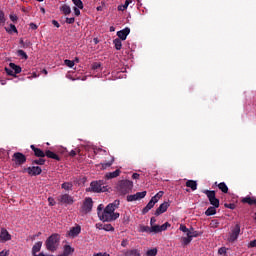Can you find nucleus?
Wrapping results in <instances>:
<instances>
[{
	"mask_svg": "<svg viewBox=\"0 0 256 256\" xmlns=\"http://www.w3.org/2000/svg\"><path fill=\"white\" fill-rule=\"evenodd\" d=\"M60 241H61V236L59 234L54 233L50 235L45 241L47 251H50V253H55V251L59 249Z\"/></svg>",
	"mask_w": 256,
	"mask_h": 256,
	"instance_id": "f257e3e1",
	"label": "nucleus"
},
{
	"mask_svg": "<svg viewBox=\"0 0 256 256\" xmlns=\"http://www.w3.org/2000/svg\"><path fill=\"white\" fill-rule=\"evenodd\" d=\"M100 215V221H106L108 223L111 221H116V219H119L120 216L118 212H115V210L110 208L109 206H106L103 210V213Z\"/></svg>",
	"mask_w": 256,
	"mask_h": 256,
	"instance_id": "f03ea898",
	"label": "nucleus"
},
{
	"mask_svg": "<svg viewBox=\"0 0 256 256\" xmlns=\"http://www.w3.org/2000/svg\"><path fill=\"white\" fill-rule=\"evenodd\" d=\"M117 189L121 195H127L133 191V182L131 180H121L117 184Z\"/></svg>",
	"mask_w": 256,
	"mask_h": 256,
	"instance_id": "7ed1b4c3",
	"label": "nucleus"
},
{
	"mask_svg": "<svg viewBox=\"0 0 256 256\" xmlns=\"http://www.w3.org/2000/svg\"><path fill=\"white\" fill-rule=\"evenodd\" d=\"M108 186L105 185L103 180L93 181L90 183V189L93 193H105L108 191Z\"/></svg>",
	"mask_w": 256,
	"mask_h": 256,
	"instance_id": "20e7f679",
	"label": "nucleus"
},
{
	"mask_svg": "<svg viewBox=\"0 0 256 256\" xmlns=\"http://www.w3.org/2000/svg\"><path fill=\"white\" fill-rule=\"evenodd\" d=\"M203 193L207 196L212 207H219V199L216 196L215 190H203Z\"/></svg>",
	"mask_w": 256,
	"mask_h": 256,
	"instance_id": "39448f33",
	"label": "nucleus"
},
{
	"mask_svg": "<svg viewBox=\"0 0 256 256\" xmlns=\"http://www.w3.org/2000/svg\"><path fill=\"white\" fill-rule=\"evenodd\" d=\"M10 68L5 67V71L6 74L9 75L10 77H17V75H19V73H21V71H23V69L21 68V66L11 62L9 64Z\"/></svg>",
	"mask_w": 256,
	"mask_h": 256,
	"instance_id": "423d86ee",
	"label": "nucleus"
},
{
	"mask_svg": "<svg viewBox=\"0 0 256 256\" xmlns=\"http://www.w3.org/2000/svg\"><path fill=\"white\" fill-rule=\"evenodd\" d=\"M12 161L15 165L20 167L21 165H24V163H27V156L21 152H15L12 156Z\"/></svg>",
	"mask_w": 256,
	"mask_h": 256,
	"instance_id": "0eeeda50",
	"label": "nucleus"
},
{
	"mask_svg": "<svg viewBox=\"0 0 256 256\" xmlns=\"http://www.w3.org/2000/svg\"><path fill=\"white\" fill-rule=\"evenodd\" d=\"M57 201L59 205H73L75 203V200L73 199V196L69 194H62L57 197Z\"/></svg>",
	"mask_w": 256,
	"mask_h": 256,
	"instance_id": "6e6552de",
	"label": "nucleus"
},
{
	"mask_svg": "<svg viewBox=\"0 0 256 256\" xmlns=\"http://www.w3.org/2000/svg\"><path fill=\"white\" fill-rule=\"evenodd\" d=\"M240 233H241V225L236 224L235 227H233L230 232L228 241H230V243H234V241H237V239H239Z\"/></svg>",
	"mask_w": 256,
	"mask_h": 256,
	"instance_id": "1a4fd4ad",
	"label": "nucleus"
},
{
	"mask_svg": "<svg viewBox=\"0 0 256 256\" xmlns=\"http://www.w3.org/2000/svg\"><path fill=\"white\" fill-rule=\"evenodd\" d=\"M92 209H93V199L91 197L85 198L82 205V212L91 213Z\"/></svg>",
	"mask_w": 256,
	"mask_h": 256,
	"instance_id": "9d476101",
	"label": "nucleus"
},
{
	"mask_svg": "<svg viewBox=\"0 0 256 256\" xmlns=\"http://www.w3.org/2000/svg\"><path fill=\"white\" fill-rule=\"evenodd\" d=\"M146 196H147V191L137 192L136 194L128 195L127 201L128 202L139 201L141 199H145Z\"/></svg>",
	"mask_w": 256,
	"mask_h": 256,
	"instance_id": "9b49d317",
	"label": "nucleus"
},
{
	"mask_svg": "<svg viewBox=\"0 0 256 256\" xmlns=\"http://www.w3.org/2000/svg\"><path fill=\"white\" fill-rule=\"evenodd\" d=\"M26 171L28 175H31L32 177H37V175H41V173H43V170L39 166L28 167Z\"/></svg>",
	"mask_w": 256,
	"mask_h": 256,
	"instance_id": "f8f14e48",
	"label": "nucleus"
},
{
	"mask_svg": "<svg viewBox=\"0 0 256 256\" xmlns=\"http://www.w3.org/2000/svg\"><path fill=\"white\" fill-rule=\"evenodd\" d=\"M7 241H11V234L5 228H1L0 230V243H7Z\"/></svg>",
	"mask_w": 256,
	"mask_h": 256,
	"instance_id": "ddd939ff",
	"label": "nucleus"
},
{
	"mask_svg": "<svg viewBox=\"0 0 256 256\" xmlns=\"http://www.w3.org/2000/svg\"><path fill=\"white\" fill-rule=\"evenodd\" d=\"M170 204L169 202H163L155 211L156 217H159V215H163L167 209H169Z\"/></svg>",
	"mask_w": 256,
	"mask_h": 256,
	"instance_id": "4468645a",
	"label": "nucleus"
},
{
	"mask_svg": "<svg viewBox=\"0 0 256 256\" xmlns=\"http://www.w3.org/2000/svg\"><path fill=\"white\" fill-rule=\"evenodd\" d=\"M81 233V226L76 225L75 227L70 228V231L67 233L68 237L75 239Z\"/></svg>",
	"mask_w": 256,
	"mask_h": 256,
	"instance_id": "2eb2a0df",
	"label": "nucleus"
},
{
	"mask_svg": "<svg viewBox=\"0 0 256 256\" xmlns=\"http://www.w3.org/2000/svg\"><path fill=\"white\" fill-rule=\"evenodd\" d=\"M129 33H131V29L129 27H126L117 32V37H119L118 39H120L121 41H125Z\"/></svg>",
	"mask_w": 256,
	"mask_h": 256,
	"instance_id": "dca6fc26",
	"label": "nucleus"
},
{
	"mask_svg": "<svg viewBox=\"0 0 256 256\" xmlns=\"http://www.w3.org/2000/svg\"><path fill=\"white\" fill-rule=\"evenodd\" d=\"M113 163H115V157L110 156V160L108 162L100 163L98 165V167H100V169L105 171V169H109V167H111V165H113Z\"/></svg>",
	"mask_w": 256,
	"mask_h": 256,
	"instance_id": "f3484780",
	"label": "nucleus"
},
{
	"mask_svg": "<svg viewBox=\"0 0 256 256\" xmlns=\"http://www.w3.org/2000/svg\"><path fill=\"white\" fill-rule=\"evenodd\" d=\"M30 148L32 149L35 157L43 158L45 157V152L41 150V148L35 147V145H31Z\"/></svg>",
	"mask_w": 256,
	"mask_h": 256,
	"instance_id": "a211bd4d",
	"label": "nucleus"
},
{
	"mask_svg": "<svg viewBox=\"0 0 256 256\" xmlns=\"http://www.w3.org/2000/svg\"><path fill=\"white\" fill-rule=\"evenodd\" d=\"M45 157H48V159H54L55 161H61V157L51 150L45 151Z\"/></svg>",
	"mask_w": 256,
	"mask_h": 256,
	"instance_id": "6ab92c4d",
	"label": "nucleus"
},
{
	"mask_svg": "<svg viewBox=\"0 0 256 256\" xmlns=\"http://www.w3.org/2000/svg\"><path fill=\"white\" fill-rule=\"evenodd\" d=\"M73 253H75V248L71 247V245H64L63 254L60 256H69L73 255Z\"/></svg>",
	"mask_w": 256,
	"mask_h": 256,
	"instance_id": "aec40b11",
	"label": "nucleus"
},
{
	"mask_svg": "<svg viewBox=\"0 0 256 256\" xmlns=\"http://www.w3.org/2000/svg\"><path fill=\"white\" fill-rule=\"evenodd\" d=\"M41 247H43V242L42 241L36 242L35 245L32 247V255L37 256V253L41 251Z\"/></svg>",
	"mask_w": 256,
	"mask_h": 256,
	"instance_id": "412c9836",
	"label": "nucleus"
},
{
	"mask_svg": "<svg viewBox=\"0 0 256 256\" xmlns=\"http://www.w3.org/2000/svg\"><path fill=\"white\" fill-rule=\"evenodd\" d=\"M155 203H157V202L153 201L151 198V200L148 202L146 207H144L142 210L143 215L149 213V211H151L153 209V207H155Z\"/></svg>",
	"mask_w": 256,
	"mask_h": 256,
	"instance_id": "4be33fe9",
	"label": "nucleus"
},
{
	"mask_svg": "<svg viewBox=\"0 0 256 256\" xmlns=\"http://www.w3.org/2000/svg\"><path fill=\"white\" fill-rule=\"evenodd\" d=\"M121 175V170L117 169L114 172H108L105 174V179H115Z\"/></svg>",
	"mask_w": 256,
	"mask_h": 256,
	"instance_id": "5701e85b",
	"label": "nucleus"
},
{
	"mask_svg": "<svg viewBox=\"0 0 256 256\" xmlns=\"http://www.w3.org/2000/svg\"><path fill=\"white\" fill-rule=\"evenodd\" d=\"M214 185L218 187V189L222 191V193H229V187H227V184L225 182H221L219 184L215 182Z\"/></svg>",
	"mask_w": 256,
	"mask_h": 256,
	"instance_id": "b1692460",
	"label": "nucleus"
},
{
	"mask_svg": "<svg viewBox=\"0 0 256 256\" xmlns=\"http://www.w3.org/2000/svg\"><path fill=\"white\" fill-rule=\"evenodd\" d=\"M242 203H246L247 205H256V197L246 196L242 198Z\"/></svg>",
	"mask_w": 256,
	"mask_h": 256,
	"instance_id": "393cba45",
	"label": "nucleus"
},
{
	"mask_svg": "<svg viewBox=\"0 0 256 256\" xmlns=\"http://www.w3.org/2000/svg\"><path fill=\"white\" fill-rule=\"evenodd\" d=\"M217 209H219V207L210 206V207L205 211L206 217H211V215H216V214H217Z\"/></svg>",
	"mask_w": 256,
	"mask_h": 256,
	"instance_id": "a878e982",
	"label": "nucleus"
},
{
	"mask_svg": "<svg viewBox=\"0 0 256 256\" xmlns=\"http://www.w3.org/2000/svg\"><path fill=\"white\" fill-rule=\"evenodd\" d=\"M186 187H188L192 191H197V181H195V180H188L186 182Z\"/></svg>",
	"mask_w": 256,
	"mask_h": 256,
	"instance_id": "bb28decb",
	"label": "nucleus"
},
{
	"mask_svg": "<svg viewBox=\"0 0 256 256\" xmlns=\"http://www.w3.org/2000/svg\"><path fill=\"white\" fill-rule=\"evenodd\" d=\"M60 11L64 13V15H71V7L67 4H64L60 7Z\"/></svg>",
	"mask_w": 256,
	"mask_h": 256,
	"instance_id": "cd10ccee",
	"label": "nucleus"
},
{
	"mask_svg": "<svg viewBox=\"0 0 256 256\" xmlns=\"http://www.w3.org/2000/svg\"><path fill=\"white\" fill-rule=\"evenodd\" d=\"M125 256H141V252L138 249H132L126 251Z\"/></svg>",
	"mask_w": 256,
	"mask_h": 256,
	"instance_id": "c85d7f7f",
	"label": "nucleus"
},
{
	"mask_svg": "<svg viewBox=\"0 0 256 256\" xmlns=\"http://www.w3.org/2000/svg\"><path fill=\"white\" fill-rule=\"evenodd\" d=\"M131 3H133V1L126 0L124 4H121V5L118 6V11H125V10H127V7H129V5H131Z\"/></svg>",
	"mask_w": 256,
	"mask_h": 256,
	"instance_id": "c756f323",
	"label": "nucleus"
},
{
	"mask_svg": "<svg viewBox=\"0 0 256 256\" xmlns=\"http://www.w3.org/2000/svg\"><path fill=\"white\" fill-rule=\"evenodd\" d=\"M138 231L139 233H151V227L140 224Z\"/></svg>",
	"mask_w": 256,
	"mask_h": 256,
	"instance_id": "7c9ffc66",
	"label": "nucleus"
},
{
	"mask_svg": "<svg viewBox=\"0 0 256 256\" xmlns=\"http://www.w3.org/2000/svg\"><path fill=\"white\" fill-rule=\"evenodd\" d=\"M119 205H121V201L114 200L113 203L108 204L107 207L115 211L116 209H119Z\"/></svg>",
	"mask_w": 256,
	"mask_h": 256,
	"instance_id": "2f4dec72",
	"label": "nucleus"
},
{
	"mask_svg": "<svg viewBox=\"0 0 256 256\" xmlns=\"http://www.w3.org/2000/svg\"><path fill=\"white\" fill-rule=\"evenodd\" d=\"M113 43L116 51H121V47H123V43L121 42V39L116 38L114 39Z\"/></svg>",
	"mask_w": 256,
	"mask_h": 256,
	"instance_id": "473e14b6",
	"label": "nucleus"
},
{
	"mask_svg": "<svg viewBox=\"0 0 256 256\" xmlns=\"http://www.w3.org/2000/svg\"><path fill=\"white\" fill-rule=\"evenodd\" d=\"M201 235V233H199L198 231H195L193 228H191L189 230V232L187 233V237H190L193 239V237H199Z\"/></svg>",
	"mask_w": 256,
	"mask_h": 256,
	"instance_id": "72a5a7b5",
	"label": "nucleus"
},
{
	"mask_svg": "<svg viewBox=\"0 0 256 256\" xmlns=\"http://www.w3.org/2000/svg\"><path fill=\"white\" fill-rule=\"evenodd\" d=\"M61 187L65 190V191H71L73 189V183L71 182H64Z\"/></svg>",
	"mask_w": 256,
	"mask_h": 256,
	"instance_id": "f704fd0d",
	"label": "nucleus"
},
{
	"mask_svg": "<svg viewBox=\"0 0 256 256\" xmlns=\"http://www.w3.org/2000/svg\"><path fill=\"white\" fill-rule=\"evenodd\" d=\"M163 195H165V192L163 191H159L155 196H153L151 199L155 202L158 203L159 200L161 199V197H163Z\"/></svg>",
	"mask_w": 256,
	"mask_h": 256,
	"instance_id": "c9c22d12",
	"label": "nucleus"
},
{
	"mask_svg": "<svg viewBox=\"0 0 256 256\" xmlns=\"http://www.w3.org/2000/svg\"><path fill=\"white\" fill-rule=\"evenodd\" d=\"M94 154L95 155H107L108 152H107V150H105L103 148H96V149H94Z\"/></svg>",
	"mask_w": 256,
	"mask_h": 256,
	"instance_id": "e433bc0d",
	"label": "nucleus"
},
{
	"mask_svg": "<svg viewBox=\"0 0 256 256\" xmlns=\"http://www.w3.org/2000/svg\"><path fill=\"white\" fill-rule=\"evenodd\" d=\"M17 55H18V57H21L22 59H25V60L29 59V56L23 50H17Z\"/></svg>",
	"mask_w": 256,
	"mask_h": 256,
	"instance_id": "4c0bfd02",
	"label": "nucleus"
},
{
	"mask_svg": "<svg viewBox=\"0 0 256 256\" xmlns=\"http://www.w3.org/2000/svg\"><path fill=\"white\" fill-rule=\"evenodd\" d=\"M150 233H161V226L154 225L150 227Z\"/></svg>",
	"mask_w": 256,
	"mask_h": 256,
	"instance_id": "58836bf2",
	"label": "nucleus"
},
{
	"mask_svg": "<svg viewBox=\"0 0 256 256\" xmlns=\"http://www.w3.org/2000/svg\"><path fill=\"white\" fill-rule=\"evenodd\" d=\"M7 33H19L17 27L14 24H10V28L6 29Z\"/></svg>",
	"mask_w": 256,
	"mask_h": 256,
	"instance_id": "ea45409f",
	"label": "nucleus"
},
{
	"mask_svg": "<svg viewBox=\"0 0 256 256\" xmlns=\"http://www.w3.org/2000/svg\"><path fill=\"white\" fill-rule=\"evenodd\" d=\"M64 64L66 65V67H70V69H72V67H75V61L73 60L66 59L64 60Z\"/></svg>",
	"mask_w": 256,
	"mask_h": 256,
	"instance_id": "a19ab883",
	"label": "nucleus"
},
{
	"mask_svg": "<svg viewBox=\"0 0 256 256\" xmlns=\"http://www.w3.org/2000/svg\"><path fill=\"white\" fill-rule=\"evenodd\" d=\"M32 165H45V159L40 158L37 160H32Z\"/></svg>",
	"mask_w": 256,
	"mask_h": 256,
	"instance_id": "79ce46f5",
	"label": "nucleus"
},
{
	"mask_svg": "<svg viewBox=\"0 0 256 256\" xmlns=\"http://www.w3.org/2000/svg\"><path fill=\"white\" fill-rule=\"evenodd\" d=\"M102 229L104 231H115V227H113V225L111 224H104V226L102 227Z\"/></svg>",
	"mask_w": 256,
	"mask_h": 256,
	"instance_id": "37998d69",
	"label": "nucleus"
},
{
	"mask_svg": "<svg viewBox=\"0 0 256 256\" xmlns=\"http://www.w3.org/2000/svg\"><path fill=\"white\" fill-rule=\"evenodd\" d=\"M146 256H157V248L150 249L146 252Z\"/></svg>",
	"mask_w": 256,
	"mask_h": 256,
	"instance_id": "c03bdc74",
	"label": "nucleus"
},
{
	"mask_svg": "<svg viewBox=\"0 0 256 256\" xmlns=\"http://www.w3.org/2000/svg\"><path fill=\"white\" fill-rule=\"evenodd\" d=\"M72 2L74 3V5H75L78 9H83V1H81V0H72Z\"/></svg>",
	"mask_w": 256,
	"mask_h": 256,
	"instance_id": "a18cd8bd",
	"label": "nucleus"
},
{
	"mask_svg": "<svg viewBox=\"0 0 256 256\" xmlns=\"http://www.w3.org/2000/svg\"><path fill=\"white\" fill-rule=\"evenodd\" d=\"M104 207L105 206L103 204L98 205L97 213H98L99 219L101 218V215H102L103 211H105Z\"/></svg>",
	"mask_w": 256,
	"mask_h": 256,
	"instance_id": "49530a36",
	"label": "nucleus"
},
{
	"mask_svg": "<svg viewBox=\"0 0 256 256\" xmlns=\"http://www.w3.org/2000/svg\"><path fill=\"white\" fill-rule=\"evenodd\" d=\"M218 255L227 256V248L226 247L219 248Z\"/></svg>",
	"mask_w": 256,
	"mask_h": 256,
	"instance_id": "de8ad7c7",
	"label": "nucleus"
},
{
	"mask_svg": "<svg viewBox=\"0 0 256 256\" xmlns=\"http://www.w3.org/2000/svg\"><path fill=\"white\" fill-rule=\"evenodd\" d=\"M183 244L184 245H189V243H191V241H193V238L191 236H187L182 238Z\"/></svg>",
	"mask_w": 256,
	"mask_h": 256,
	"instance_id": "09e8293b",
	"label": "nucleus"
},
{
	"mask_svg": "<svg viewBox=\"0 0 256 256\" xmlns=\"http://www.w3.org/2000/svg\"><path fill=\"white\" fill-rule=\"evenodd\" d=\"M171 227V224L169 222H166L160 226V232L161 231H167V228Z\"/></svg>",
	"mask_w": 256,
	"mask_h": 256,
	"instance_id": "8fccbe9b",
	"label": "nucleus"
},
{
	"mask_svg": "<svg viewBox=\"0 0 256 256\" xmlns=\"http://www.w3.org/2000/svg\"><path fill=\"white\" fill-rule=\"evenodd\" d=\"M3 23H5V12L0 10V25H3Z\"/></svg>",
	"mask_w": 256,
	"mask_h": 256,
	"instance_id": "3c124183",
	"label": "nucleus"
},
{
	"mask_svg": "<svg viewBox=\"0 0 256 256\" xmlns=\"http://www.w3.org/2000/svg\"><path fill=\"white\" fill-rule=\"evenodd\" d=\"M92 69H93L94 71H97V69H101V63H99V62L93 63V64H92Z\"/></svg>",
	"mask_w": 256,
	"mask_h": 256,
	"instance_id": "603ef678",
	"label": "nucleus"
},
{
	"mask_svg": "<svg viewBox=\"0 0 256 256\" xmlns=\"http://www.w3.org/2000/svg\"><path fill=\"white\" fill-rule=\"evenodd\" d=\"M180 231H182L183 233H189V229H188V227L187 226H185V225H183V224H181L180 225Z\"/></svg>",
	"mask_w": 256,
	"mask_h": 256,
	"instance_id": "864d4df0",
	"label": "nucleus"
},
{
	"mask_svg": "<svg viewBox=\"0 0 256 256\" xmlns=\"http://www.w3.org/2000/svg\"><path fill=\"white\" fill-rule=\"evenodd\" d=\"M224 207H226V209H235V204L234 203H225Z\"/></svg>",
	"mask_w": 256,
	"mask_h": 256,
	"instance_id": "5fc2aeb1",
	"label": "nucleus"
},
{
	"mask_svg": "<svg viewBox=\"0 0 256 256\" xmlns=\"http://www.w3.org/2000/svg\"><path fill=\"white\" fill-rule=\"evenodd\" d=\"M19 18L17 17V15H13V14H11L10 15V20L13 22V23H17V20H18Z\"/></svg>",
	"mask_w": 256,
	"mask_h": 256,
	"instance_id": "6e6d98bb",
	"label": "nucleus"
},
{
	"mask_svg": "<svg viewBox=\"0 0 256 256\" xmlns=\"http://www.w3.org/2000/svg\"><path fill=\"white\" fill-rule=\"evenodd\" d=\"M74 14L76 15V17H79V15H81V10H79L80 8L74 7Z\"/></svg>",
	"mask_w": 256,
	"mask_h": 256,
	"instance_id": "4d7b16f0",
	"label": "nucleus"
},
{
	"mask_svg": "<svg viewBox=\"0 0 256 256\" xmlns=\"http://www.w3.org/2000/svg\"><path fill=\"white\" fill-rule=\"evenodd\" d=\"M66 23H68V25H73V23H75V19L74 18H66Z\"/></svg>",
	"mask_w": 256,
	"mask_h": 256,
	"instance_id": "13d9d810",
	"label": "nucleus"
},
{
	"mask_svg": "<svg viewBox=\"0 0 256 256\" xmlns=\"http://www.w3.org/2000/svg\"><path fill=\"white\" fill-rule=\"evenodd\" d=\"M128 245H129V241L127 239L122 240L121 242L122 247H127Z\"/></svg>",
	"mask_w": 256,
	"mask_h": 256,
	"instance_id": "bf43d9fd",
	"label": "nucleus"
},
{
	"mask_svg": "<svg viewBox=\"0 0 256 256\" xmlns=\"http://www.w3.org/2000/svg\"><path fill=\"white\" fill-rule=\"evenodd\" d=\"M52 25H54V27H57V29H59V27H61V25L59 24V22L57 20H52Z\"/></svg>",
	"mask_w": 256,
	"mask_h": 256,
	"instance_id": "052dcab7",
	"label": "nucleus"
},
{
	"mask_svg": "<svg viewBox=\"0 0 256 256\" xmlns=\"http://www.w3.org/2000/svg\"><path fill=\"white\" fill-rule=\"evenodd\" d=\"M48 202L51 207L55 206V200L53 198H48Z\"/></svg>",
	"mask_w": 256,
	"mask_h": 256,
	"instance_id": "680f3d73",
	"label": "nucleus"
},
{
	"mask_svg": "<svg viewBox=\"0 0 256 256\" xmlns=\"http://www.w3.org/2000/svg\"><path fill=\"white\" fill-rule=\"evenodd\" d=\"M38 28L37 24L35 23H30V29H32L33 31H35Z\"/></svg>",
	"mask_w": 256,
	"mask_h": 256,
	"instance_id": "e2e57ef3",
	"label": "nucleus"
},
{
	"mask_svg": "<svg viewBox=\"0 0 256 256\" xmlns=\"http://www.w3.org/2000/svg\"><path fill=\"white\" fill-rule=\"evenodd\" d=\"M93 256H109V254L99 252V253L93 254Z\"/></svg>",
	"mask_w": 256,
	"mask_h": 256,
	"instance_id": "0e129e2a",
	"label": "nucleus"
},
{
	"mask_svg": "<svg viewBox=\"0 0 256 256\" xmlns=\"http://www.w3.org/2000/svg\"><path fill=\"white\" fill-rule=\"evenodd\" d=\"M249 247H256V239L253 241H250Z\"/></svg>",
	"mask_w": 256,
	"mask_h": 256,
	"instance_id": "69168bd1",
	"label": "nucleus"
},
{
	"mask_svg": "<svg viewBox=\"0 0 256 256\" xmlns=\"http://www.w3.org/2000/svg\"><path fill=\"white\" fill-rule=\"evenodd\" d=\"M0 256H9V252L3 250L0 252Z\"/></svg>",
	"mask_w": 256,
	"mask_h": 256,
	"instance_id": "338daca9",
	"label": "nucleus"
},
{
	"mask_svg": "<svg viewBox=\"0 0 256 256\" xmlns=\"http://www.w3.org/2000/svg\"><path fill=\"white\" fill-rule=\"evenodd\" d=\"M140 175L138 173L132 174V179H139Z\"/></svg>",
	"mask_w": 256,
	"mask_h": 256,
	"instance_id": "774afa93",
	"label": "nucleus"
}]
</instances>
